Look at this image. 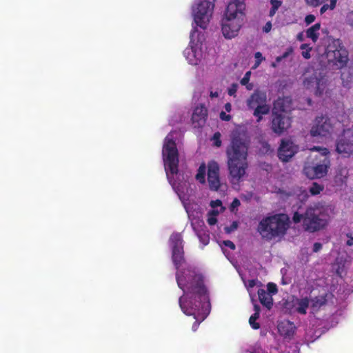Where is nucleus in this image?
<instances>
[{
    "mask_svg": "<svg viewBox=\"0 0 353 353\" xmlns=\"http://www.w3.org/2000/svg\"><path fill=\"white\" fill-rule=\"evenodd\" d=\"M179 137L178 132L172 131L164 139L162 156L165 170L169 183L183 204L191 225L201 226L203 222L201 219L202 208L200 205L190 199L184 193L185 189L187 188L186 182H177L180 180V174L178 173Z\"/></svg>",
    "mask_w": 353,
    "mask_h": 353,
    "instance_id": "2",
    "label": "nucleus"
},
{
    "mask_svg": "<svg viewBox=\"0 0 353 353\" xmlns=\"http://www.w3.org/2000/svg\"><path fill=\"white\" fill-rule=\"evenodd\" d=\"M216 0H194L191 13L194 24L201 29L208 26L214 12Z\"/></svg>",
    "mask_w": 353,
    "mask_h": 353,
    "instance_id": "12",
    "label": "nucleus"
},
{
    "mask_svg": "<svg viewBox=\"0 0 353 353\" xmlns=\"http://www.w3.org/2000/svg\"><path fill=\"white\" fill-rule=\"evenodd\" d=\"M290 221L288 215L279 214L263 219L259 225V232L263 239L272 240L281 239L290 227Z\"/></svg>",
    "mask_w": 353,
    "mask_h": 353,
    "instance_id": "7",
    "label": "nucleus"
},
{
    "mask_svg": "<svg viewBox=\"0 0 353 353\" xmlns=\"http://www.w3.org/2000/svg\"><path fill=\"white\" fill-rule=\"evenodd\" d=\"M192 227L196 234L198 238L199 239L201 243L203 245H208L210 241V236L208 234V231L206 230L204 222H203V225L201 226L192 225Z\"/></svg>",
    "mask_w": 353,
    "mask_h": 353,
    "instance_id": "22",
    "label": "nucleus"
},
{
    "mask_svg": "<svg viewBox=\"0 0 353 353\" xmlns=\"http://www.w3.org/2000/svg\"><path fill=\"white\" fill-rule=\"evenodd\" d=\"M236 228H237V223L234 222L232 223V229L229 230L228 228H226L225 230L228 233H230L232 230H235Z\"/></svg>",
    "mask_w": 353,
    "mask_h": 353,
    "instance_id": "52",
    "label": "nucleus"
},
{
    "mask_svg": "<svg viewBox=\"0 0 353 353\" xmlns=\"http://www.w3.org/2000/svg\"><path fill=\"white\" fill-rule=\"evenodd\" d=\"M207 109L204 105H199L195 107L192 115V121L195 127L202 126L206 120Z\"/></svg>",
    "mask_w": 353,
    "mask_h": 353,
    "instance_id": "20",
    "label": "nucleus"
},
{
    "mask_svg": "<svg viewBox=\"0 0 353 353\" xmlns=\"http://www.w3.org/2000/svg\"><path fill=\"white\" fill-rule=\"evenodd\" d=\"M256 281L254 280H250L246 283V286L248 288V290L250 291V288H252L256 285Z\"/></svg>",
    "mask_w": 353,
    "mask_h": 353,
    "instance_id": "48",
    "label": "nucleus"
},
{
    "mask_svg": "<svg viewBox=\"0 0 353 353\" xmlns=\"http://www.w3.org/2000/svg\"><path fill=\"white\" fill-rule=\"evenodd\" d=\"M268 290L270 294H275L277 292V287L275 284L272 283H269L268 284Z\"/></svg>",
    "mask_w": 353,
    "mask_h": 353,
    "instance_id": "41",
    "label": "nucleus"
},
{
    "mask_svg": "<svg viewBox=\"0 0 353 353\" xmlns=\"http://www.w3.org/2000/svg\"><path fill=\"white\" fill-rule=\"evenodd\" d=\"M272 8H279L281 4V2L279 0H270Z\"/></svg>",
    "mask_w": 353,
    "mask_h": 353,
    "instance_id": "45",
    "label": "nucleus"
},
{
    "mask_svg": "<svg viewBox=\"0 0 353 353\" xmlns=\"http://www.w3.org/2000/svg\"><path fill=\"white\" fill-rule=\"evenodd\" d=\"M170 247L172 253V261L176 272L178 286L183 294L179 298V306L188 316H193L196 320L192 330L196 331L198 325L209 314L210 303L204 276L201 270L183 262V245L181 234L173 233L170 238Z\"/></svg>",
    "mask_w": 353,
    "mask_h": 353,
    "instance_id": "1",
    "label": "nucleus"
},
{
    "mask_svg": "<svg viewBox=\"0 0 353 353\" xmlns=\"http://www.w3.org/2000/svg\"><path fill=\"white\" fill-rule=\"evenodd\" d=\"M299 150V146L290 139L282 140L278 156L282 161H288Z\"/></svg>",
    "mask_w": 353,
    "mask_h": 353,
    "instance_id": "16",
    "label": "nucleus"
},
{
    "mask_svg": "<svg viewBox=\"0 0 353 353\" xmlns=\"http://www.w3.org/2000/svg\"><path fill=\"white\" fill-rule=\"evenodd\" d=\"M244 353H264V351L259 345H256L250 350H246Z\"/></svg>",
    "mask_w": 353,
    "mask_h": 353,
    "instance_id": "38",
    "label": "nucleus"
},
{
    "mask_svg": "<svg viewBox=\"0 0 353 353\" xmlns=\"http://www.w3.org/2000/svg\"><path fill=\"white\" fill-rule=\"evenodd\" d=\"M347 21L348 23L351 26V27L353 28V11L348 14Z\"/></svg>",
    "mask_w": 353,
    "mask_h": 353,
    "instance_id": "47",
    "label": "nucleus"
},
{
    "mask_svg": "<svg viewBox=\"0 0 353 353\" xmlns=\"http://www.w3.org/2000/svg\"><path fill=\"white\" fill-rule=\"evenodd\" d=\"M212 141H213V145L219 147L221 145V134L219 132L214 133Z\"/></svg>",
    "mask_w": 353,
    "mask_h": 353,
    "instance_id": "37",
    "label": "nucleus"
},
{
    "mask_svg": "<svg viewBox=\"0 0 353 353\" xmlns=\"http://www.w3.org/2000/svg\"><path fill=\"white\" fill-rule=\"evenodd\" d=\"M224 254L228 257V254L227 253V248H229L232 250H234L235 249V245L230 241H223L222 243H219Z\"/></svg>",
    "mask_w": 353,
    "mask_h": 353,
    "instance_id": "32",
    "label": "nucleus"
},
{
    "mask_svg": "<svg viewBox=\"0 0 353 353\" xmlns=\"http://www.w3.org/2000/svg\"><path fill=\"white\" fill-rule=\"evenodd\" d=\"M287 307L288 309L291 310L292 312L305 314L307 310L310 307V299L307 297H293L292 301L287 303Z\"/></svg>",
    "mask_w": 353,
    "mask_h": 353,
    "instance_id": "18",
    "label": "nucleus"
},
{
    "mask_svg": "<svg viewBox=\"0 0 353 353\" xmlns=\"http://www.w3.org/2000/svg\"><path fill=\"white\" fill-rule=\"evenodd\" d=\"M210 97L211 98L218 97H219V92H218L211 91L210 93Z\"/></svg>",
    "mask_w": 353,
    "mask_h": 353,
    "instance_id": "54",
    "label": "nucleus"
},
{
    "mask_svg": "<svg viewBox=\"0 0 353 353\" xmlns=\"http://www.w3.org/2000/svg\"><path fill=\"white\" fill-rule=\"evenodd\" d=\"M251 74V72L248 71L240 80L241 85L245 86L248 90H252L254 88V84L250 82Z\"/></svg>",
    "mask_w": 353,
    "mask_h": 353,
    "instance_id": "30",
    "label": "nucleus"
},
{
    "mask_svg": "<svg viewBox=\"0 0 353 353\" xmlns=\"http://www.w3.org/2000/svg\"><path fill=\"white\" fill-rule=\"evenodd\" d=\"M320 29L321 24L319 23H315L306 30L305 35L307 38L311 39L313 42H316L320 34Z\"/></svg>",
    "mask_w": 353,
    "mask_h": 353,
    "instance_id": "24",
    "label": "nucleus"
},
{
    "mask_svg": "<svg viewBox=\"0 0 353 353\" xmlns=\"http://www.w3.org/2000/svg\"><path fill=\"white\" fill-rule=\"evenodd\" d=\"M188 46L183 51V56L188 63L192 65H199L205 59L204 34L194 27L190 36Z\"/></svg>",
    "mask_w": 353,
    "mask_h": 353,
    "instance_id": "9",
    "label": "nucleus"
},
{
    "mask_svg": "<svg viewBox=\"0 0 353 353\" xmlns=\"http://www.w3.org/2000/svg\"><path fill=\"white\" fill-rule=\"evenodd\" d=\"M205 174H206V167L204 163L201 164L198 170L197 173L195 176V179L200 183L204 184L205 183Z\"/></svg>",
    "mask_w": 353,
    "mask_h": 353,
    "instance_id": "29",
    "label": "nucleus"
},
{
    "mask_svg": "<svg viewBox=\"0 0 353 353\" xmlns=\"http://www.w3.org/2000/svg\"><path fill=\"white\" fill-rule=\"evenodd\" d=\"M323 190L324 186L323 185L317 183H313L309 188V192L311 195L316 196L319 194Z\"/></svg>",
    "mask_w": 353,
    "mask_h": 353,
    "instance_id": "31",
    "label": "nucleus"
},
{
    "mask_svg": "<svg viewBox=\"0 0 353 353\" xmlns=\"http://www.w3.org/2000/svg\"><path fill=\"white\" fill-rule=\"evenodd\" d=\"M239 89V85L237 83H232L228 89V93L230 96L235 97Z\"/></svg>",
    "mask_w": 353,
    "mask_h": 353,
    "instance_id": "36",
    "label": "nucleus"
},
{
    "mask_svg": "<svg viewBox=\"0 0 353 353\" xmlns=\"http://www.w3.org/2000/svg\"><path fill=\"white\" fill-rule=\"evenodd\" d=\"M208 223L210 225H214L216 223V216L214 214H211L210 212H208V219H207Z\"/></svg>",
    "mask_w": 353,
    "mask_h": 353,
    "instance_id": "39",
    "label": "nucleus"
},
{
    "mask_svg": "<svg viewBox=\"0 0 353 353\" xmlns=\"http://www.w3.org/2000/svg\"><path fill=\"white\" fill-rule=\"evenodd\" d=\"M283 59V57H282V56H279V57H277L276 58V61L277 63H279V62L281 61Z\"/></svg>",
    "mask_w": 353,
    "mask_h": 353,
    "instance_id": "57",
    "label": "nucleus"
},
{
    "mask_svg": "<svg viewBox=\"0 0 353 353\" xmlns=\"http://www.w3.org/2000/svg\"><path fill=\"white\" fill-rule=\"evenodd\" d=\"M304 34L303 32H300L298 35H297V39L300 41H303V39H304Z\"/></svg>",
    "mask_w": 353,
    "mask_h": 353,
    "instance_id": "53",
    "label": "nucleus"
},
{
    "mask_svg": "<svg viewBox=\"0 0 353 353\" xmlns=\"http://www.w3.org/2000/svg\"><path fill=\"white\" fill-rule=\"evenodd\" d=\"M228 113V112H225V110H221V112H220V114H219L220 119L222 121H230L232 119V116Z\"/></svg>",
    "mask_w": 353,
    "mask_h": 353,
    "instance_id": "40",
    "label": "nucleus"
},
{
    "mask_svg": "<svg viewBox=\"0 0 353 353\" xmlns=\"http://www.w3.org/2000/svg\"><path fill=\"white\" fill-rule=\"evenodd\" d=\"M332 208L321 203L309 206L306 210L294 212L292 220L294 223H301L309 232H316L324 228L331 216Z\"/></svg>",
    "mask_w": 353,
    "mask_h": 353,
    "instance_id": "4",
    "label": "nucleus"
},
{
    "mask_svg": "<svg viewBox=\"0 0 353 353\" xmlns=\"http://www.w3.org/2000/svg\"><path fill=\"white\" fill-rule=\"evenodd\" d=\"M291 100L288 97L279 98L274 103L272 130L275 133L281 134L291 125L289 111Z\"/></svg>",
    "mask_w": 353,
    "mask_h": 353,
    "instance_id": "10",
    "label": "nucleus"
},
{
    "mask_svg": "<svg viewBox=\"0 0 353 353\" xmlns=\"http://www.w3.org/2000/svg\"><path fill=\"white\" fill-rule=\"evenodd\" d=\"M239 205L240 201L237 199H235L230 205V209L232 211H234Z\"/></svg>",
    "mask_w": 353,
    "mask_h": 353,
    "instance_id": "44",
    "label": "nucleus"
},
{
    "mask_svg": "<svg viewBox=\"0 0 353 353\" xmlns=\"http://www.w3.org/2000/svg\"><path fill=\"white\" fill-rule=\"evenodd\" d=\"M303 88L323 99L330 98L332 93V85L327 77L315 71L305 73L303 80Z\"/></svg>",
    "mask_w": 353,
    "mask_h": 353,
    "instance_id": "8",
    "label": "nucleus"
},
{
    "mask_svg": "<svg viewBox=\"0 0 353 353\" xmlns=\"http://www.w3.org/2000/svg\"><path fill=\"white\" fill-rule=\"evenodd\" d=\"M208 181L212 190H217L220 187L219 166L214 161L209 162L208 165Z\"/></svg>",
    "mask_w": 353,
    "mask_h": 353,
    "instance_id": "17",
    "label": "nucleus"
},
{
    "mask_svg": "<svg viewBox=\"0 0 353 353\" xmlns=\"http://www.w3.org/2000/svg\"><path fill=\"white\" fill-rule=\"evenodd\" d=\"M276 10H277V8H271V10L270 11V15L273 16L276 13Z\"/></svg>",
    "mask_w": 353,
    "mask_h": 353,
    "instance_id": "55",
    "label": "nucleus"
},
{
    "mask_svg": "<svg viewBox=\"0 0 353 353\" xmlns=\"http://www.w3.org/2000/svg\"><path fill=\"white\" fill-rule=\"evenodd\" d=\"M290 52H291V50H289L288 52H285V53L282 55L283 59L286 58V57L289 55V54H290Z\"/></svg>",
    "mask_w": 353,
    "mask_h": 353,
    "instance_id": "56",
    "label": "nucleus"
},
{
    "mask_svg": "<svg viewBox=\"0 0 353 353\" xmlns=\"http://www.w3.org/2000/svg\"><path fill=\"white\" fill-rule=\"evenodd\" d=\"M222 110H225L227 112H230L232 111V105L230 103H227L225 104L223 109Z\"/></svg>",
    "mask_w": 353,
    "mask_h": 353,
    "instance_id": "49",
    "label": "nucleus"
},
{
    "mask_svg": "<svg viewBox=\"0 0 353 353\" xmlns=\"http://www.w3.org/2000/svg\"><path fill=\"white\" fill-rule=\"evenodd\" d=\"M315 16L313 14H308L305 18V23L310 25L315 21Z\"/></svg>",
    "mask_w": 353,
    "mask_h": 353,
    "instance_id": "42",
    "label": "nucleus"
},
{
    "mask_svg": "<svg viewBox=\"0 0 353 353\" xmlns=\"http://www.w3.org/2000/svg\"><path fill=\"white\" fill-rule=\"evenodd\" d=\"M254 311H255L254 314H252L249 319V323L253 329L256 330V329H259L260 327L259 324L256 322V321L259 317V314H260L259 307L256 305H254Z\"/></svg>",
    "mask_w": 353,
    "mask_h": 353,
    "instance_id": "27",
    "label": "nucleus"
},
{
    "mask_svg": "<svg viewBox=\"0 0 353 353\" xmlns=\"http://www.w3.org/2000/svg\"><path fill=\"white\" fill-rule=\"evenodd\" d=\"M246 105L254 110L253 115L257 118V122L262 119L263 115L268 114L270 106L267 103V95L265 92L256 90L246 100Z\"/></svg>",
    "mask_w": 353,
    "mask_h": 353,
    "instance_id": "14",
    "label": "nucleus"
},
{
    "mask_svg": "<svg viewBox=\"0 0 353 353\" xmlns=\"http://www.w3.org/2000/svg\"><path fill=\"white\" fill-rule=\"evenodd\" d=\"M347 240L346 241V243L349 246L353 245V236L352 235H347Z\"/></svg>",
    "mask_w": 353,
    "mask_h": 353,
    "instance_id": "51",
    "label": "nucleus"
},
{
    "mask_svg": "<svg viewBox=\"0 0 353 353\" xmlns=\"http://www.w3.org/2000/svg\"><path fill=\"white\" fill-rule=\"evenodd\" d=\"M322 248V245L320 243H315L313 246V251L315 252H319Z\"/></svg>",
    "mask_w": 353,
    "mask_h": 353,
    "instance_id": "50",
    "label": "nucleus"
},
{
    "mask_svg": "<svg viewBox=\"0 0 353 353\" xmlns=\"http://www.w3.org/2000/svg\"><path fill=\"white\" fill-rule=\"evenodd\" d=\"M336 151L343 157H348L353 153V133L350 130L343 131L336 143Z\"/></svg>",
    "mask_w": 353,
    "mask_h": 353,
    "instance_id": "15",
    "label": "nucleus"
},
{
    "mask_svg": "<svg viewBox=\"0 0 353 353\" xmlns=\"http://www.w3.org/2000/svg\"><path fill=\"white\" fill-rule=\"evenodd\" d=\"M228 165L232 183H238L246 174L248 168V145L239 136L237 132L232 133V142L227 149Z\"/></svg>",
    "mask_w": 353,
    "mask_h": 353,
    "instance_id": "3",
    "label": "nucleus"
},
{
    "mask_svg": "<svg viewBox=\"0 0 353 353\" xmlns=\"http://www.w3.org/2000/svg\"><path fill=\"white\" fill-rule=\"evenodd\" d=\"M341 123L327 116L315 118L310 130V136L317 141H323L337 133Z\"/></svg>",
    "mask_w": 353,
    "mask_h": 353,
    "instance_id": "11",
    "label": "nucleus"
},
{
    "mask_svg": "<svg viewBox=\"0 0 353 353\" xmlns=\"http://www.w3.org/2000/svg\"><path fill=\"white\" fill-rule=\"evenodd\" d=\"M245 0H230L221 19V32L225 39L236 37L245 19Z\"/></svg>",
    "mask_w": 353,
    "mask_h": 353,
    "instance_id": "5",
    "label": "nucleus"
},
{
    "mask_svg": "<svg viewBox=\"0 0 353 353\" xmlns=\"http://www.w3.org/2000/svg\"><path fill=\"white\" fill-rule=\"evenodd\" d=\"M277 330L279 335L285 340H291L296 332L295 324L288 320H283L278 323Z\"/></svg>",
    "mask_w": 353,
    "mask_h": 353,
    "instance_id": "19",
    "label": "nucleus"
},
{
    "mask_svg": "<svg viewBox=\"0 0 353 353\" xmlns=\"http://www.w3.org/2000/svg\"><path fill=\"white\" fill-rule=\"evenodd\" d=\"M301 49L302 50V56L305 58V59H310V51L312 50V48H310L308 45L307 44H302L301 46Z\"/></svg>",
    "mask_w": 353,
    "mask_h": 353,
    "instance_id": "35",
    "label": "nucleus"
},
{
    "mask_svg": "<svg viewBox=\"0 0 353 353\" xmlns=\"http://www.w3.org/2000/svg\"><path fill=\"white\" fill-rule=\"evenodd\" d=\"M299 199L301 201L305 200L308 197V193L306 190H300L298 194Z\"/></svg>",
    "mask_w": 353,
    "mask_h": 353,
    "instance_id": "43",
    "label": "nucleus"
},
{
    "mask_svg": "<svg viewBox=\"0 0 353 353\" xmlns=\"http://www.w3.org/2000/svg\"><path fill=\"white\" fill-rule=\"evenodd\" d=\"M325 58L331 66L338 69L341 68L347 62V52L339 40H334L327 46Z\"/></svg>",
    "mask_w": 353,
    "mask_h": 353,
    "instance_id": "13",
    "label": "nucleus"
},
{
    "mask_svg": "<svg viewBox=\"0 0 353 353\" xmlns=\"http://www.w3.org/2000/svg\"><path fill=\"white\" fill-rule=\"evenodd\" d=\"M326 299L323 296L315 297L310 299V307L312 312L317 311L322 305L325 303Z\"/></svg>",
    "mask_w": 353,
    "mask_h": 353,
    "instance_id": "25",
    "label": "nucleus"
},
{
    "mask_svg": "<svg viewBox=\"0 0 353 353\" xmlns=\"http://www.w3.org/2000/svg\"><path fill=\"white\" fill-rule=\"evenodd\" d=\"M348 176V170L346 168H342L337 172L335 180L336 183H343L345 182Z\"/></svg>",
    "mask_w": 353,
    "mask_h": 353,
    "instance_id": "28",
    "label": "nucleus"
},
{
    "mask_svg": "<svg viewBox=\"0 0 353 353\" xmlns=\"http://www.w3.org/2000/svg\"><path fill=\"white\" fill-rule=\"evenodd\" d=\"M348 267L346 265V262L341 260L338 262V268L336 269V272L338 275L342 276L346 272Z\"/></svg>",
    "mask_w": 353,
    "mask_h": 353,
    "instance_id": "33",
    "label": "nucleus"
},
{
    "mask_svg": "<svg viewBox=\"0 0 353 353\" xmlns=\"http://www.w3.org/2000/svg\"><path fill=\"white\" fill-rule=\"evenodd\" d=\"M210 206L212 208V210L209 212L215 216L219 215L224 210V208L222 206V203L219 200L212 201L210 202Z\"/></svg>",
    "mask_w": 353,
    "mask_h": 353,
    "instance_id": "26",
    "label": "nucleus"
},
{
    "mask_svg": "<svg viewBox=\"0 0 353 353\" xmlns=\"http://www.w3.org/2000/svg\"><path fill=\"white\" fill-rule=\"evenodd\" d=\"M309 6L317 7L323 3V6L320 10L321 14H323L327 10H332L335 8L337 0H305Z\"/></svg>",
    "mask_w": 353,
    "mask_h": 353,
    "instance_id": "21",
    "label": "nucleus"
},
{
    "mask_svg": "<svg viewBox=\"0 0 353 353\" xmlns=\"http://www.w3.org/2000/svg\"><path fill=\"white\" fill-rule=\"evenodd\" d=\"M271 28H272V23H271V22H267L265 23V25L264 26L263 30V32L268 33V32H269L271 30Z\"/></svg>",
    "mask_w": 353,
    "mask_h": 353,
    "instance_id": "46",
    "label": "nucleus"
},
{
    "mask_svg": "<svg viewBox=\"0 0 353 353\" xmlns=\"http://www.w3.org/2000/svg\"><path fill=\"white\" fill-rule=\"evenodd\" d=\"M310 150L311 161L305 163L304 174L310 179L324 177L327 175L330 167L328 149L315 146L310 148Z\"/></svg>",
    "mask_w": 353,
    "mask_h": 353,
    "instance_id": "6",
    "label": "nucleus"
},
{
    "mask_svg": "<svg viewBox=\"0 0 353 353\" xmlns=\"http://www.w3.org/2000/svg\"><path fill=\"white\" fill-rule=\"evenodd\" d=\"M272 66L275 68L276 66V63H272Z\"/></svg>",
    "mask_w": 353,
    "mask_h": 353,
    "instance_id": "58",
    "label": "nucleus"
},
{
    "mask_svg": "<svg viewBox=\"0 0 353 353\" xmlns=\"http://www.w3.org/2000/svg\"><path fill=\"white\" fill-rule=\"evenodd\" d=\"M254 59L255 62L254 65L252 66V70L256 69L260 65L261 62L265 60V57L262 55V54L260 52H255Z\"/></svg>",
    "mask_w": 353,
    "mask_h": 353,
    "instance_id": "34",
    "label": "nucleus"
},
{
    "mask_svg": "<svg viewBox=\"0 0 353 353\" xmlns=\"http://www.w3.org/2000/svg\"><path fill=\"white\" fill-rule=\"evenodd\" d=\"M258 295L261 304L270 309L272 307L273 302L272 295L268 293L264 289L259 290Z\"/></svg>",
    "mask_w": 353,
    "mask_h": 353,
    "instance_id": "23",
    "label": "nucleus"
}]
</instances>
